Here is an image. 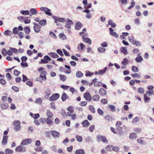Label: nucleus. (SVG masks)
Instances as JSON below:
<instances>
[{"label": "nucleus", "mask_w": 154, "mask_h": 154, "mask_svg": "<svg viewBox=\"0 0 154 154\" xmlns=\"http://www.w3.org/2000/svg\"><path fill=\"white\" fill-rule=\"evenodd\" d=\"M97 140L98 142L101 141L105 143H107L108 142L106 137L101 135H99L97 136Z\"/></svg>", "instance_id": "obj_1"}, {"label": "nucleus", "mask_w": 154, "mask_h": 154, "mask_svg": "<svg viewBox=\"0 0 154 154\" xmlns=\"http://www.w3.org/2000/svg\"><path fill=\"white\" fill-rule=\"evenodd\" d=\"M20 122L19 121H14L13 123L14 126V129L16 131L20 130L21 127L20 126Z\"/></svg>", "instance_id": "obj_2"}, {"label": "nucleus", "mask_w": 154, "mask_h": 154, "mask_svg": "<svg viewBox=\"0 0 154 154\" xmlns=\"http://www.w3.org/2000/svg\"><path fill=\"white\" fill-rule=\"evenodd\" d=\"M33 24L34 25L33 29L35 32L38 33L40 32L41 30V26L38 24L35 23L34 22Z\"/></svg>", "instance_id": "obj_3"}, {"label": "nucleus", "mask_w": 154, "mask_h": 154, "mask_svg": "<svg viewBox=\"0 0 154 154\" xmlns=\"http://www.w3.org/2000/svg\"><path fill=\"white\" fill-rule=\"evenodd\" d=\"M84 97L89 102L91 100L92 98L91 96L88 92L84 93L83 95Z\"/></svg>", "instance_id": "obj_4"}, {"label": "nucleus", "mask_w": 154, "mask_h": 154, "mask_svg": "<svg viewBox=\"0 0 154 154\" xmlns=\"http://www.w3.org/2000/svg\"><path fill=\"white\" fill-rule=\"evenodd\" d=\"M40 10L42 11H44L45 13L49 16H51L52 15V13L50 11H51L50 9L48 8L44 7H41L40 8Z\"/></svg>", "instance_id": "obj_5"}, {"label": "nucleus", "mask_w": 154, "mask_h": 154, "mask_svg": "<svg viewBox=\"0 0 154 154\" xmlns=\"http://www.w3.org/2000/svg\"><path fill=\"white\" fill-rule=\"evenodd\" d=\"M59 97L60 95L58 94H54L49 98V100L51 101L56 100L59 98Z\"/></svg>", "instance_id": "obj_6"}, {"label": "nucleus", "mask_w": 154, "mask_h": 154, "mask_svg": "<svg viewBox=\"0 0 154 154\" xmlns=\"http://www.w3.org/2000/svg\"><path fill=\"white\" fill-rule=\"evenodd\" d=\"M15 150L17 152H25L26 150V148L24 146L20 145L17 146Z\"/></svg>", "instance_id": "obj_7"}, {"label": "nucleus", "mask_w": 154, "mask_h": 154, "mask_svg": "<svg viewBox=\"0 0 154 154\" xmlns=\"http://www.w3.org/2000/svg\"><path fill=\"white\" fill-rule=\"evenodd\" d=\"M32 142V140L31 139L27 138L23 140L21 143L22 145H25L31 143Z\"/></svg>", "instance_id": "obj_8"}, {"label": "nucleus", "mask_w": 154, "mask_h": 154, "mask_svg": "<svg viewBox=\"0 0 154 154\" xmlns=\"http://www.w3.org/2000/svg\"><path fill=\"white\" fill-rule=\"evenodd\" d=\"M51 60V59L50 57L47 55H45L44 57V59L41 60V62L43 63H47L48 61Z\"/></svg>", "instance_id": "obj_9"}, {"label": "nucleus", "mask_w": 154, "mask_h": 154, "mask_svg": "<svg viewBox=\"0 0 154 154\" xmlns=\"http://www.w3.org/2000/svg\"><path fill=\"white\" fill-rule=\"evenodd\" d=\"M73 24V23L71 20L67 19L65 25V27L68 29H70L71 28V25Z\"/></svg>", "instance_id": "obj_10"}, {"label": "nucleus", "mask_w": 154, "mask_h": 154, "mask_svg": "<svg viewBox=\"0 0 154 154\" xmlns=\"http://www.w3.org/2000/svg\"><path fill=\"white\" fill-rule=\"evenodd\" d=\"M8 137L7 136L4 135L2 141V144L3 146L6 145L8 143Z\"/></svg>", "instance_id": "obj_11"}, {"label": "nucleus", "mask_w": 154, "mask_h": 154, "mask_svg": "<svg viewBox=\"0 0 154 154\" xmlns=\"http://www.w3.org/2000/svg\"><path fill=\"white\" fill-rule=\"evenodd\" d=\"M50 133L54 138H58L59 137V133L55 131H52L50 132Z\"/></svg>", "instance_id": "obj_12"}, {"label": "nucleus", "mask_w": 154, "mask_h": 154, "mask_svg": "<svg viewBox=\"0 0 154 154\" xmlns=\"http://www.w3.org/2000/svg\"><path fill=\"white\" fill-rule=\"evenodd\" d=\"M109 30L110 31V34L111 35H112L116 38H118V35L116 32H113V29L112 28H109Z\"/></svg>", "instance_id": "obj_13"}, {"label": "nucleus", "mask_w": 154, "mask_h": 154, "mask_svg": "<svg viewBox=\"0 0 154 154\" xmlns=\"http://www.w3.org/2000/svg\"><path fill=\"white\" fill-rule=\"evenodd\" d=\"M99 93L100 96H102L105 95L106 94V90L103 88H101L100 89Z\"/></svg>", "instance_id": "obj_14"}, {"label": "nucleus", "mask_w": 154, "mask_h": 154, "mask_svg": "<svg viewBox=\"0 0 154 154\" xmlns=\"http://www.w3.org/2000/svg\"><path fill=\"white\" fill-rule=\"evenodd\" d=\"M82 38L83 41L88 43L89 45L91 44V39L88 38H85L84 36H82Z\"/></svg>", "instance_id": "obj_15"}, {"label": "nucleus", "mask_w": 154, "mask_h": 154, "mask_svg": "<svg viewBox=\"0 0 154 154\" xmlns=\"http://www.w3.org/2000/svg\"><path fill=\"white\" fill-rule=\"evenodd\" d=\"M45 97L46 98H48V97L51 95V91L50 90L48 89L47 88L45 90Z\"/></svg>", "instance_id": "obj_16"}, {"label": "nucleus", "mask_w": 154, "mask_h": 154, "mask_svg": "<svg viewBox=\"0 0 154 154\" xmlns=\"http://www.w3.org/2000/svg\"><path fill=\"white\" fill-rule=\"evenodd\" d=\"M82 123L83 126L85 127H88L90 125V122L87 120L83 121Z\"/></svg>", "instance_id": "obj_17"}, {"label": "nucleus", "mask_w": 154, "mask_h": 154, "mask_svg": "<svg viewBox=\"0 0 154 154\" xmlns=\"http://www.w3.org/2000/svg\"><path fill=\"white\" fill-rule=\"evenodd\" d=\"M82 26V24L80 22H77L75 24V28L77 30L79 29Z\"/></svg>", "instance_id": "obj_18"}, {"label": "nucleus", "mask_w": 154, "mask_h": 154, "mask_svg": "<svg viewBox=\"0 0 154 154\" xmlns=\"http://www.w3.org/2000/svg\"><path fill=\"white\" fill-rule=\"evenodd\" d=\"M45 121L46 123L49 125L53 123V118L48 117L45 119Z\"/></svg>", "instance_id": "obj_19"}, {"label": "nucleus", "mask_w": 154, "mask_h": 154, "mask_svg": "<svg viewBox=\"0 0 154 154\" xmlns=\"http://www.w3.org/2000/svg\"><path fill=\"white\" fill-rule=\"evenodd\" d=\"M92 98L94 101H97L100 100V97L99 95L96 94L93 96Z\"/></svg>", "instance_id": "obj_20"}, {"label": "nucleus", "mask_w": 154, "mask_h": 154, "mask_svg": "<svg viewBox=\"0 0 154 154\" xmlns=\"http://www.w3.org/2000/svg\"><path fill=\"white\" fill-rule=\"evenodd\" d=\"M9 107V105L8 103H2L1 105V107L2 109H7Z\"/></svg>", "instance_id": "obj_21"}, {"label": "nucleus", "mask_w": 154, "mask_h": 154, "mask_svg": "<svg viewBox=\"0 0 154 154\" xmlns=\"http://www.w3.org/2000/svg\"><path fill=\"white\" fill-rule=\"evenodd\" d=\"M107 69V67H106L104 68L102 70H99L98 71V74L99 75H102L104 73H105V72H106V70Z\"/></svg>", "instance_id": "obj_22"}, {"label": "nucleus", "mask_w": 154, "mask_h": 154, "mask_svg": "<svg viewBox=\"0 0 154 154\" xmlns=\"http://www.w3.org/2000/svg\"><path fill=\"white\" fill-rule=\"evenodd\" d=\"M48 54L51 57L54 58H57L59 57L57 54L55 53L50 52Z\"/></svg>", "instance_id": "obj_23"}, {"label": "nucleus", "mask_w": 154, "mask_h": 154, "mask_svg": "<svg viewBox=\"0 0 154 154\" xmlns=\"http://www.w3.org/2000/svg\"><path fill=\"white\" fill-rule=\"evenodd\" d=\"M129 137L130 139H135L137 137V136L136 134L134 133H132L130 134Z\"/></svg>", "instance_id": "obj_24"}, {"label": "nucleus", "mask_w": 154, "mask_h": 154, "mask_svg": "<svg viewBox=\"0 0 154 154\" xmlns=\"http://www.w3.org/2000/svg\"><path fill=\"white\" fill-rule=\"evenodd\" d=\"M75 153L76 154H84L85 152L82 149H78L75 151Z\"/></svg>", "instance_id": "obj_25"}, {"label": "nucleus", "mask_w": 154, "mask_h": 154, "mask_svg": "<svg viewBox=\"0 0 154 154\" xmlns=\"http://www.w3.org/2000/svg\"><path fill=\"white\" fill-rule=\"evenodd\" d=\"M140 54H139V56L135 58V60L137 62H140L143 60L142 57L140 56L139 55Z\"/></svg>", "instance_id": "obj_26"}, {"label": "nucleus", "mask_w": 154, "mask_h": 154, "mask_svg": "<svg viewBox=\"0 0 154 154\" xmlns=\"http://www.w3.org/2000/svg\"><path fill=\"white\" fill-rule=\"evenodd\" d=\"M39 23L41 26H45L47 24L46 21L45 19L39 21Z\"/></svg>", "instance_id": "obj_27"}, {"label": "nucleus", "mask_w": 154, "mask_h": 154, "mask_svg": "<svg viewBox=\"0 0 154 154\" xmlns=\"http://www.w3.org/2000/svg\"><path fill=\"white\" fill-rule=\"evenodd\" d=\"M5 152L6 154H12L13 153V151L11 149L7 148L5 149Z\"/></svg>", "instance_id": "obj_28"}, {"label": "nucleus", "mask_w": 154, "mask_h": 154, "mask_svg": "<svg viewBox=\"0 0 154 154\" xmlns=\"http://www.w3.org/2000/svg\"><path fill=\"white\" fill-rule=\"evenodd\" d=\"M47 115L48 117L53 118V114L49 110H48L47 112Z\"/></svg>", "instance_id": "obj_29"}, {"label": "nucleus", "mask_w": 154, "mask_h": 154, "mask_svg": "<svg viewBox=\"0 0 154 154\" xmlns=\"http://www.w3.org/2000/svg\"><path fill=\"white\" fill-rule=\"evenodd\" d=\"M108 23L109 25H111V27H115L116 26V25L115 23L113 22V21L111 20H109Z\"/></svg>", "instance_id": "obj_30"}, {"label": "nucleus", "mask_w": 154, "mask_h": 154, "mask_svg": "<svg viewBox=\"0 0 154 154\" xmlns=\"http://www.w3.org/2000/svg\"><path fill=\"white\" fill-rule=\"evenodd\" d=\"M68 116L71 117V119L73 120H75L76 119V114H71L70 113L68 114Z\"/></svg>", "instance_id": "obj_31"}, {"label": "nucleus", "mask_w": 154, "mask_h": 154, "mask_svg": "<svg viewBox=\"0 0 154 154\" xmlns=\"http://www.w3.org/2000/svg\"><path fill=\"white\" fill-rule=\"evenodd\" d=\"M102 85V83L101 82H98L97 80H96L94 82V85L96 87H98Z\"/></svg>", "instance_id": "obj_32"}, {"label": "nucleus", "mask_w": 154, "mask_h": 154, "mask_svg": "<svg viewBox=\"0 0 154 154\" xmlns=\"http://www.w3.org/2000/svg\"><path fill=\"white\" fill-rule=\"evenodd\" d=\"M105 119L109 121H111L112 120V117L110 115H106L104 117Z\"/></svg>", "instance_id": "obj_33"}, {"label": "nucleus", "mask_w": 154, "mask_h": 154, "mask_svg": "<svg viewBox=\"0 0 154 154\" xmlns=\"http://www.w3.org/2000/svg\"><path fill=\"white\" fill-rule=\"evenodd\" d=\"M30 12L32 15H36L37 13V11L35 8H31L30 10Z\"/></svg>", "instance_id": "obj_34"}, {"label": "nucleus", "mask_w": 154, "mask_h": 154, "mask_svg": "<svg viewBox=\"0 0 154 154\" xmlns=\"http://www.w3.org/2000/svg\"><path fill=\"white\" fill-rule=\"evenodd\" d=\"M67 110L69 111V112H67L68 114L70 113L72 114L73 112V107L72 106H69L67 108Z\"/></svg>", "instance_id": "obj_35"}, {"label": "nucleus", "mask_w": 154, "mask_h": 154, "mask_svg": "<svg viewBox=\"0 0 154 154\" xmlns=\"http://www.w3.org/2000/svg\"><path fill=\"white\" fill-rule=\"evenodd\" d=\"M88 108L90 111L93 113L95 112V110L94 107L92 105H89Z\"/></svg>", "instance_id": "obj_36"}, {"label": "nucleus", "mask_w": 154, "mask_h": 154, "mask_svg": "<svg viewBox=\"0 0 154 154\" xmlns=\"http://www.w3.org/2000/svg\"><path fill=\"white\" fill-rule=\"evenodd\" d=\"M67 97V96L66 94L65 93H63L61 97L62 100L63 101H65Z\"/></svg>", "instance_id": "obj_37"}, {"label": "nucleus", "mask_w": 154, "mask_h": 154, "mask_svg": "<svg viewBox=\"0 0 154 154\" xmlns=\"http://www.w3.org/2000/svg\"><path fill=\"white\" fill-rule=\"evenodd\" d=\"M24 29L25 32L26 34H29L30 32V28L28 26L25 27Z\"/></svg>", "instance_id": "obj_38"}, {"label": "nucleus", "mask_w": 154, "mask_h": 154, "mask_svg": "<svg viewBox=\"0 0 154 154\" xmlns=\"http://www.w3.org/2000/svg\"><path fill=\"white\" fill-rule=\"evenodd\" d=\"M128 63V60L125 58H124L122 62V63L124 66H126Z\"/></svg>", "instance_id": "obj_39"}, {"label": "nucleus", "mask_w": 154, "mask_h": 154, "mask_svg": "<svg viewBox=\"0 0 154 154\" xmlns=\"http://www.w3.org/2000/svg\"><path fill=\"white\" fill-rule=\"evenodd\" d=\"M144 98L145 102H148L150 100V98L147 96L146 94L144 95Z\"/></svg>", "instance_id": "obj_40"}, {"label": "nucleus", "mask_w": 154, "mask_h": 154, "mask_svg": "<svg viewBox=\"0 0 154 154\" xmlns=\"http://www.w3.org/2000/svg\"><path fill=\"white\" fill-rule=\"evenodd\" d=\"M121 51L122 53H123L125 54H126L128 53L127 50L125 48H121Z\"/></svg>", "instance_id": "obj_41"}, {"label": "nucleus", "mask_w": 154, "mask_h": 154, "mask_svg": "<svg viewBox=\"0 0 154 154\" xmlns=\"http://www.w3.org/2000/svg\"><path fill=\"white\" fill-rule=\"evenodd\" d=\"M137 91L138 93L140 94H143L144 92V90L143 88L140 87L138 89Z\"/></svg>", "instance_id": "obj_42"}, {"label": "nucleus", "mask_w": 154, "mask_h": 154, "mask_svg": "<svg viewBox=\"0 0 154 154\" xmlns=\"http://www.w3.org/2000/svg\"><path fill=\"white\" fill-rule=\"evenodd\" d=\"M108 107L112 112H113L115 111V107L114 105H108Z\"/></svg>", "instance_id": "obj_43"}, {"label": "nucleus", "mask_w": 154, "mask_h": 154, "mask_svg": "<svg viewBox=\"0 0 154 154\" xmlns=\"http://www.w3.org/2000/svg\"><path fill=\"white\" fill-rule=\"evenodd\" d=\"M35 102L36 103L41 104L42 102V99L40 98H38L36 100Z\"/></svg>", "instance_id": "obj_44"}, {"label": "nucleus", "mask_w": 154, "mask_h": 154, "mask_svg": "<svg viewBox=\"0 0 154 154\" xmlns=\"http://www.w3.org/2000/svg\"><path fill=\"white\" fill-rule=\"evenodd\" d=\"M20 13L24 15H28L29 13V11L28 10L23 11L22 10L20 11Z\"/></svg>", "instance_id": "obj_45"}, {"label": "nucleus", "mask_w": 154, "mask_h": 154, "mask_svg": "<svg viewBox=\"0 0 154 154\" xmlns=\"http://www.w3.org/2000/svg\"><path fill=\"white\" fill-rule=\"evenodd\" d=\"M80 47L79 45H78L77 48L78 50H82L84 48V45L83 43H81L80 44Z\"/></svg>", "instance_id": "obj_46"}, {"label": "nucleus", "mask_w": 154, "mask_h": 154, "mask_svg": "<svg viewBox=\"0 0 154 154\" xmlns=\"http://www.w3.org/2000/svg\"><path fill=\"white\" fill-rule=\"evenodd\" d=\"M76 138L79 142H80L82 141V137L81 136H79L78 135H76Z\"/></svg>", "instance_id": "obj_47"}, {"label": "nucleus", "mask_w": 154, "mask_h": 154, "mask_svg": "<svg viewBox=\"0 0 154 154\" xmlns=\"http://www.w3.org/2000/svg\"><path fill=\"white\" fill-rule=\"evenodd\" d=\"M30 114L32 115V116L35 119L39 117V114L38 113L33 114L32 113H31Z\"/></svg>", "instance_id": "obj_48"}, {"label": "nucleus", "mask_w": 154, "mask_h": 154, "mask_svg": "<svg viewBox=\"0 0 154 154\" xmlns=\"http://www.w3.org/2000/svg\"><path fill=\"white\" fill-rule=\"evenodd\" d=\"M98 51L100 52H104L105 51V49L101 47L98 48Z\"/></svg>", "instance_id": "obj_49"}, {"label": "nucleus", "mask_w": 154, "mask_h": 154, "mask_svg": "<svg viewBox=\"0 0 154 154\" xmlns=\"http://www.w3.org/2000/svg\"><path fill=\"white\" fill-rule=\"evenodd\" d=\"M4 34L6 35H11L12 34V32L8 30H7L4 32Z\"/></svg>", "instance_id": "obj_50"}, {"label": "nucleus", "mask_w": 154, "mask_h": 154, "mask_svg": "<svg viewBox=\"0 0 154 154\" xmlns=\"http://www.w3.org/2000/svg\"><path fill=\"white\" fill-rule=\"evenodd\" d=\"M43 149V148L42 147H37L35 148V150L36 152H41Z\"/></svg>", "instance_id": "obj_51"}, {"label": "nucleus", "mask_w": 154, "mask_h": 154, "mask_svg": "<svg viewBox=\"0 0 154 154\" xmlns=\"http://www.w3.org/2000/svg\"><path fill=\"white\" fill-rule=\"evenodd\" d=\"M146 96H150L151 95H154V91H147L146 93Z\"/></svg>", "instance_id": "obj_52"}, {"label": "nucleus", "mask_w": 154, "mask_h": 154, "mask_svg": "<svg viewBox=\"0 0 154 154\" xmlns=\"http://www.w3.org/2000/svg\"><path fill=\"white\" fill-rule=\"evenodd\" d=\"M59 76L60 77V79L61 81L64 82L66 80V77L65 75H60Z\"/></svg>", "instance_id": "obj_53"}, {"label": "nucleus", "mask_w": 154, "mask_h": 154, "mask_svg": "<svg viewBox=\"0 0 154 154\" xmlns=\"http://www.w3.org/2000/svg\"><path fill=\"white\" fill-rule=\"evenodd\" d=\"M57 21H58L60 22H65V20L64 18H57Z\"/></svg>", "instance_id": "obj_54"}, {"label": "nucleus", "mask_w": 154, "mask_h": 154, "mask_svg": "<svg viewBox=\"0 0 154 154\" xmlns=\"http://www.w3.org/2000/svg\"><path fill=\"white\" fill-rule=\"evenodd\" d=\"M112 146L108 145L106 146L105 149L108 151H111L112 148Z\"/></svg>", "instance_id": "obj_55"}, {"label": "nucleus", "mask_w": 154, "mask_h": 154, "mask_svg": "<svg viewBox=\"0 0 154 154\" xmlns=\"http://www.w3.org/2000/svg\"><path fill=\"white\" fill-rule=\"evenodd\" d=\"M76 75L78 77H81L83 76V74L80 71H78L76 73Z\"/></svg>", "instance_id": "obj_56"}, {"label": "nucleus", "mask_w": 154, "mask_h": 154, "mask_svg": "<svg viewBox=\"0 0 154 154\" xmlns=\"http://www.w3.org/2000/svg\"><path fill=\"white\" fill-rule=\"evenodd\" d=\"M132 70L135 72H137L138 71V68L135 66H132L131 67Z\"/></svg>", "instance_id": "obj_57"}, {"label": "nucleus", "mask_w": 154, "mask_h": 154, "mask_svg": "<svg viewBox=\"0 0 154 154\" xmlns=\"http://www.w3.org/2000/svg\"><path fill=\"white\" fill-rule=\"evenodd\" d=\"M95 126L94 125H91L89 128V130L91 132H92L94 130Z\"/></svg>", "instance_id": "obj_58"}, {"label": "nucleus", "mask_w": 154, "mask_h": 154, "mask_svg": "<svg viewBox=\"0 0 154 154\" xmlns=\"http://www.w3.org/2000/svg\"><path fill=\"white\" fill-rule=\"evenodd\" d=\"M87 104V102L86 101H82L79 103V105L81 106H85Z\"/></svg>", "instance_id": "obj_59"}, {"label": "nucleus", "mask_w": 154, "mask_h": 154, "mask_svg": "<svg viewBox=\"0 0 154 154\" xmlns=\"http://www.w3.org/2000/svg\"><path fill=\"white\" fill-rule=\"evenodd\" d=\"M100 102L103 104H106L107 103L108 101L107 99L103 98L101 100Z\"/></svg>", "instance_id": "obj_60"}, {"label": "nucleus", "mask_w": 154, "mask_h": 154, "mask_svg": "<svg viewBox=\"0 0 154 154\" xmlns=\"http://www.w3.org/2000/svg\"><path fill=\"white\" fill-rule=\"evenodd\" d=\"M57 52L60 56H63V54L61 50L60 49H57Z\"/></svg>", "instance_id": "obj_61"}, {"label": "nucleus", "mask_w": 154, "mask_h": 154, "mask_svg": "<svg viewBox=\"0 0 154 154\" xmlns=\"http://www.w3.org/2000/svg\"><path fill=\"white\" fill-rule=\"evenodd\" d=\"M97 112L100 115H103V112L100 108L97 109Z\"/></svg>", "instance_id": "obj_62"}, {"label": "nucleus", "mask_w": 154, "mask_h": 154, "mask_svg": "<svg viewBox=\"0 0 154 154\" xmlns=\"http://www.w3.org/2000/svg\"><path fill=\"white\" fill-rule=\"evenodd\" d=\"M63 51L65 56H70L69 53L65 49H63Z\"/></svg>", "instance_id": "obj_63"}, {"label": "nucleus", "mask_w": 154, "mask_h": 154, "mask_svg": "<svg viewBox=\"0 0 154 154\" xmlns=\"http://www.w3.org/2000/svg\"><path fill=\"white\" fill-rule=\"evenodd\" d=\"M18 30L17 27H15L13 29V33L15 34H17L18 33Z\"/></svg>", "instance_id": "obj_64"}]
</instances>
